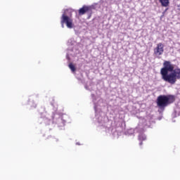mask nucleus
<instances>
[{
  "instance_id": "nucleus-1",
  "label": "nucleus",
  "mask_w": 180,
  "mask_h": 180,
  "mask_svg": "<svg viewBox=\"0 0 180 180\" xmlns=\"http://www.w3.org/2000/svg\"><path fill=\"white\" fill-rule=\"evenodd\" d=\"M162 79L171 85H175L176 81L180 79V69H174V65L170 61L165 60L163 63V68L160 70Z\"/></svg>"
},
{
  "instance_id": "nucleus-2",
  "label": "nucleus",
  "mask_w": 180,
  "mask_h": 180,
  "mask_svg": "<svg viewBox=\"0 0 180 180\" xmlns=\"http://www.w3.org/2000/svg\"><path fill=\"white\" fill-rule=\"evenodd\" d=\"M175 102V96L174 95H160L157 98L156 103L158 108L164 112L167 106Z\"/></svg>"
},
{
  "instance_id": "nucleus-3",
  "label": "nucleus",
  "mask_w": 180,
  "mask_h": 180,
  "mask_svg": "<svg viewBox=\"0 0 180 180\" xmlns=\"http://www.w3.org/2000/svg\"><path fill=\"white\" fill-rule=\"evenodd\" d=\"M72 18L67 15L65 11L60 18V25L63 29H64V24L66 25L68 29H72L74 27V23H72Z\"/></svg>"
},
{
  "instance_id": "nucleus-4",
  "label": "nucleus",
  "mask_w": 180,
  "mask_h": 180,
  "mask_svg": "<svg viewBox=\"0 0 180 180\" xmlns=\"http://www.w3.org/2000/svg\"><path fill=\"white\" fill-rule=\"evenodd\" d=\"M153 54L156 56V57L162 56V54H164V44H162V43L158 44L157 46L153 49Z\"/></svg>"
},
{
  "instance_id": "nucleus-5",
  "label": "nucleus",
  "mask_w": 180,
  "mask_h": 180,
  "mask_svg": "<svg viewBox=\"0 0 180 180\" xmlns=\"http://www.w3.org/2000/svg\"><path fill=\"white\" fill-rule=\"evenodd\" d=\"M52 119L53 122H56L58 124H60V126H65V121L63 120V117H60L58 114H54L52 116Z\"/></svg>"
},
{
  "instance_id": "nucleus-6",
  "label": "nucleus",
  "mask_w": 180,
  "mask_h": 180,
  "mask_svg": "<svg viewBox=\"0 0 180 180\" xmlns=\"http://www.w3.org/2000/svg\"><path fill=\"white\" fill-rule=\"evenodd\" d=\"M91 11V8L89 6H83L82 8L79 10V15H85L86 12H89Z\"/></svg>"
},
{
  "instance_id": "nucleus-7",
  "label": "nucleus",
  "mask_w": 180,
  "mask_h": 180,
  "mask_svg": "<svg viewBox=\"0 0 180 180\" xmlns=\"http://www.w3.org/2000/svg\"><path fill=\"white\" fill-rule=\"evenodd\" d=\"M96 117L97 119L98 123L100 124H103L105 123V118L99 115H96Z\"/></svg>"
},
{
  "instance_id": "nucleus-8",
  "label": "nucleus",
  "mask_w": 180,
  "mask_h": 180,
  "mask_svg": "<svg viewBox=\"0 0 180 180\" xmlns=\"http://www.w3.org/2000/svg\"><path fill=\"white\" fill-rule=\"evenodd\" d=\"M162 6L167 8L169 5V0H160Z\"/></svg>"
},
{
  "instance_id": "nucleus-9",
  "label": "nucleus",
  "mask_w": 180,
  "mask_h": 180,
  "mask_svg": "<svg viewBox=\"0 0 180 180\" xmlns=\"http://www.w3.org/2000/svg\"><path fill=\"white\" fill-rule=\"evenodd\" d=\"M73 49H69L68 51L67 55H66V58L67 60H68V61H70V56H74V53H72Z\"/></svg>"
},
{
  "instance_id": "nucleus-10",
  "label": "nucleus",
  "mask_w": 180,
  "mask_h": 180,
  "mask_svg": "<svg viewBox=\"0 0 180 180\" xmlns=\"http://www.w3.org/2000/svg\"><path fill=\"white\" fill-rule=\"evenodd\" d=\"M68 67L72 72H75V71H77V68H75V66L72 63H70Z\"/></svg>"
},
{
  "instance_id": "nucleus-11",
  "label": "nucleus",
  "mask_w": 180,
  "mask_h": 180,
  "mask_svg": "<svg viewBox=\"0 0 180 180\" xmlns=\"http://www.w3.org/2000/svg\"><path fill=\"white\" fill-rule=\"evenodd\" d=\"M41 120H43L44 123L46 124H50V120L47 117H41Z\"/></svg>"
},
{
  "instance_id": "nucleus-12",
  "label": "nucleus",
  "mask_w": 180,
  "mask_h": 180,
  "mask_svg": "<svg viewBox=\"0 0 180 180\" xmlns=\"http://www.w3.org/2000/svg\"><path fill=\"white\" fill-rule=\"evenodd\" d=\"M146 136L144 134H140L139 135V141H141V140H146Z\"/></svg>"
},
{
  "instance_id": "nucleus-13",
  "label": "nucleus",
  "mask_w": 180,
  "mask_h": 180,
  "mask_svg": "<svg viewBox=\"0 0 180 180\" xmlns=\"http://www.w3.org/2000/svg\"><path fill=\"white\" fill-rule=\"evenodd\" d=\"M91 97L93 98V102L94 103V110H98V105H96V103H95V95L91 94Z\"/></svg>"
},
{
  "instance_id": "nucleus-14",
  "label": "nucleus",
  "mask_w": 180,
  "mask_h": 180,
  "mask_svg": "<svg viewBox=\"0 0 180 180\" xmlns=\"http://www.w3.org/2000/svg\"><path fill=\"white\" fill-rule=\"evenodd\" d=\"M30 105H31V106L32 107V108H36V106H37V105H36V103H30Z\"/></svg>"
},
{
  "instance_id": "nucleus-15",
  "label": "nucleus",
  "mask_w": 180,
  "mask_h": 180,
  "mask_svg": "<svg viewBox=\"0 0 180 180\" xmlns=\"http://www.w3.org/2000/svg\"><path fill=\"white\" fill-rule=\"evenodd\" d=\"M85 89H87V91H91V89H89L88 86H85Z\"/></svg>"
},
{
  "instance_id": "nucleus-16",
  "label": "nucleus",
  "mask_w": 180,
  "mask_h": 180,
  "mask_svg": "<svg viewBox=\"0 0 180 180\" xmlns=\"http://www.w3.org/2000/svg\"><path fill=\"white\" fill-rule=\"evenodd\" d=\"M139 145L143 146V142H140Z\"/></svg>"
},
{
  "instance_id": "nucleus-17",
  "label": "nucleus",
  "mask_w": 180,
  "mask_h": 180,
  "mask_svg": "<svg viewBox=\"0 0 180 180\" xmlns=\"http://www.w3.org/2000/svg\"><path fill=\"white\" fill-rule=\"evenodd\" d=\"M76 144H77V146H79V143H77Z\"/></svg>"
},
{
  "instance_id": "nucleus-18",
  "label": "nucleus",
  "mask_w": 180,
  "mask_h": 180,
  "mask_svg": "<svg viewBox=\"0 0 180 180\" xmlns=\"http://www.w3.org/2000/svg\"><path fill=\"white\" fill-rule=\"evenodd\" d=\"M142 122H146V120H142Z\"/></svg>"
},
{
  "instance_id": "nucleus-19",
  "label": "nucleus",
  "mask_w": 180,
  "mask_h": 180,
  "mask_svg": "<svg viewBox=\"0 0 180 180\" xmlns=\"http://www.w3.org/2000/svg\"><path fill=\"white\" fill-rule=\"evenodd\" d=\"M143 126H146V124H143Z\"/></svg>"
}]
</instances>
